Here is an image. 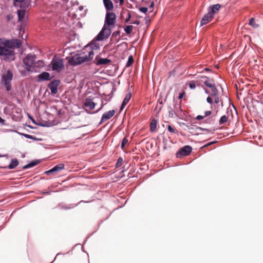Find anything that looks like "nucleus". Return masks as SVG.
I'll use <instances>...</instances> for the list:
<instances>
[{
    "instance_id": "39",
    "label": "nucleus",
    "mask_w": 263,
    "mask_h": 263,
    "mask_svg": "<svg viewBox=\"0 0 263 263\" xmlns=\"http://www.w3.org/2000/svg\"><path fill=\"white\" fill-rule=\"evenodd\" d=\"M185 92L184 91L182 92L179 95V99H182L183 98V97L185 96Z\"/></svg>"
},
{
    "instance_id": "22",
    "label": "nucleus",
    "mask_w": 263,
    "mask_h": 263,
    "mask_svg": "<svg viewBox=\"0 0 263 263\" xmlns=\"http://www.w3.org/2000/svg\"><path fill=\"white\" fill-rule=\"evenodd\" d=\"M190 129L192 130V131H190L191 134H193L194 132L195 133H198L199 131H203V130L212 131V130H209L208 129L203 128L200 127H196L195 128H191Z\"/></svg>"
},
{
    "instance_id": "31",
    "label": "nucleus",
    "mask_w": 263,
    "mask_h": 263,
    "mask_svg": "<svg viewBox=\"0 0 263 263\" xmlns=\"http://www.w3.org/2000/svg\"><path fill=\"white\" fill-rule=\"evenodd\" d=\"M133 27L132 26H127L124 28V31L127 34H130L133 30Z\"/></svg>"
},
{
    "instance_id": "52",
    "label": "nucleus",
    "mask_w": 263,
    "mask_h": 263,
    "mask_svg": "<svg viewBox=\"0 0 263 263\" xmlns=\"http://www.w3.org/2000/svg\"><path fill=\"white\" fill-rule=\"evenodd\" d=\"M124 0H119V2L121 4H122Z\"/></svg>"
},
{
    "instance_id": "48",
    "label": "nucleus",
    "mask_w": 263,
    "mask_h": 263,
    "mask_svg": "<svg viewBox=\"0 0 263 263\" xmlns=\"http://www.w3.org/2000/svg\"><path fill=\"white\" fill-rule=\"evenodd\" d=\"M260 117L263 119V109L261 110L260 112Z\"/></svg>"
},
{
    "instance_id": "5",
    "label": "nucleus",
    "mask_w": 263,
    "mask_h": 263,
    "mask_svg": "<svg viewBox=\"0 0 263 263\" xmlns=\"http://www.w3.org/2000/svg\"><path fill=\"white\" fill-rule=\"evenodd\" d=\"M116 22V15L112 12H107L105 18V26L111 28Z\"/></svg>"
},
{
    "instance_id": "55",
    "label": "nucleus",
    "mask_w": 263,
    "mask_h": 263,
    "mask_svg": "<svg viewBox=\"0 0 263 263\" xmlns=\"http://www.w3.org/2000/svg\"><path fill=\"white\" fill-rule=\"evenodd\" d=\"M69 179H70V178L69 177H68V178L67 180H69Z\"/></svg>"
},
{
    "instance_id": "17",
    "label": "nucleus",
    "mask_w": 263,
    "mask_h": 263,
    "mask_svg": "<svg viewBox=\"0 0 263 263\" xmlns=\"http://www.w3.org/2000/svg\"><path fill=\"white\" fill-rule=\"evenodd\" d=\"M37 78L39 81H47L51 79L50 74L47 72H44L37 76Z\"/></svg>"
},
{
    "instance_id": "43",
    "label": "nucleus",
    "mask_w": 263,
    "mask_h": 263,
    "mask_svg": "<svg viewBox=\"0 0 263 263\" xmlns=\"http://www.w3.org/2000/svg\"><path fill=\"white\" fill-rule=\"evenodd\" d=\"M211 114V111H206L205 112V116L204 117L209 116Z\"/></svg>"
},
{
    "instance_id": "20",
    "label": "nucleus",
    "mask_w": 263,
    "mask_h": 263,
    "mask_svg": "<svg viewBox=\"0 0 263 263\" xmlns=\"http://www.w3.org/2000/svg\"><path fill=\"white\" fill-rule=\"evenodd\" d=\"M78 8H79L80 10L82 9V7H79L78 4L73 5L71 9H70L69 8H67V11H68V15L69 16L71 15V17L72 18H74V17H77V14L73 12H71V10L78 9Z\"/></svg>"
},
{
    "instance_id": "9",
    "label": "nucleus",
    "mask_w": 263,
    "mask_h": 263,
    "mask_svg": "<svg viewBox=\"0 0 263 263\" xmlns=\"http://www.w3.org/2000/svg\"><path fill=\"white\" fill-rule=\"evenodd\" d=\"M64 169V164L63 163L59 164L55 166L54 167H53L52 169L46 171L45 172V174L50 175V174H54V175H58V173L61 172L62 170Z\"/></svg>"
},
{
    "instance_id": "47",
    "label": "nucleus",
    "mask_w": 263,
    "mask_h": 263,
    "mask_svg": "<svg viewBox=\"0 0 263 263\" xmlns=\"http://www.w3.org/2000/svg\"><path fill=\"white\" fill-rule=\"evenodd\" d=\"M15 2H17V3H22L23 2L24 0H14Z\"/></svg>"
},
{
    "instance_id": "49",
    "label": "nucleus",
    "mask_w": 263,
    "mask_h": 263,
    "mask_svg": "<svg viewBox=\"0 0 263 263\" xmlns=\"http://www.w3.org/2000/svg\"><path fill=\"white\" fill-rule=\"evenodd\" d=\"M133 24H139V21H136L134 22L133 23Z\"/></svg>"
},
{
    "instance_id": "51",
    "label": "nucleus",
    "mask_w": 263,
    "mask_h": 263,
    "mask_svg": "<svg viewBox=\"0 0 263 263\" xmlns=\"http://www.w3.org/2000/svg\"><path fill=\"white\" fill-rule=\"evenodd\" d=\"M154 4L152 3L150 5V8H153L154 7Z\"/></svg>"
},
{
    "instance_id": "21",
    "label": "nucleus",
    "mask_w": 263,
    "mask_h": 263,
    "mask_svg": "<svg viewBox=\"0 0 263 263\" xmlns=\"http://www.w3.org/2000/svg\"><path fill=\"white\" fill-rule=\"evenodd\" d=\"M18 161L17 160V159L16 158L12 159L8 166V168L9 169L14 168L16 166H17L18 165Z\"/></svg>"
},
{
    "instance_id": "44",
    "label": "nucleus",
    "mask_w": 263,
    "mask_h": 263,
    "mask_svg": "<svg viewBox=\"0 0 263 263\" xmlns=\"http://www.w3.org/2000/svg\"><path fill=\"white\" fill-rule=\"evenodd\" d=\"M0 124L2 125L5 124V120L0 117Z\"/></svg>"
},
{
    "instance_id": "2",
    "label": "nucleus",
    "mask_w": 263,
    "mask_h": 263,
    "mask_svg": "<svg viewBox=\"0 0 263 263\" xmlns=\"http://www.w3.org/2000/svg\"><path fill=\"white\" fill-rule=\"evenodd\" d=\"M99 48L98 44H96L95 42H91L90 44L83 48L81 54H76L70 58L68 63L71 65H75L90 61L94 56L93 50Z\"/></svg>"
},
{
    "instance_id": "56",
    "label": "nucleus",
    "mask_w": 263,
    "mask_h": 263,
    "mask_svg": "<svg viewBox=\"0 0 263 263\" xmlns=\"http://www.w3.org/2000/svg\"><path fill=\"white\" fill-rule=\"evenodd\" d=\"M7 17H8V20H9L10 17H9V16H7Z\"/></svg>"
},
{
    "instance_id": "3",
    "label": "nucleus",
    "mask_w": 263,
    "mask_h": 263,
    "mask_svg": "<svg viewBox=\"0 0 263 263\" xmlns=\"http://www.w3.org/2000/svg\"><path fill=\"white\" fill-rule=\"evenodd\" d=\"M36 60V56L34 54H28L26 57L23 60L24 64L26 66V69L28 71H32L31 68L34 66V67H42L44 65L43 61L39 60L35 63Z\"/></svg>"
},
{
    "instance_id": "13",
    "label": "nucleus",
    "mask_w": 263,
    "mask_h": 263,
    "mask_svg": "<svg viewBox=\"0 0 263 263\" xmlns=\"http://www.w3.org/2000/svg\"><path fill=\"white\" fill-rule=\"evenodd\" d=\"M115 111L114 110H111L103 114L101 120L100 122V124H102V123L105 122L106 120L111 118L115 114Z\"/></svg>"
},
{
    "instance_id": "41",
    "label": "nucleus",
    "mask_w": 263,
    "mask_h": 263,
    "mask_svg": "<svg viewBox=\"0 0 263 263\" xmlns=\"http://www.w3.org/2000/svg\"><path fill=\"white\" fill-rule=\"evenodd\" d=\"M216 143H217L216 141H214V142H210V143H208V144H205V145L203 146V147H206V146H208L211 145L213 144Z\"/></svg>"
},
{
    "instance_id": "14",
    "label": "nucleus",
    "mask_w": 263,
    "mask_h": 263,
    "mask_svg": "<svg viewBox=\"0 0 263 263\" xmlns=\"http://www.w3.org/2000/svg\"><path fill=\"white\" fill-rule=\"evenodd\" d=\"M213 18L214 17L213 15H212L209 12L208 13H206L201 19L200 26H203V25H205L208 23L211 22Z\"/></svg>"
},
{
    "instance_id": "46",
    "label": "nucleus",
    "mask_w": 263,
    "mask_h": 263,
    "mask_svg": "<svg viewBox=\"0 0 263 263\" xmlns=\"http://www.w3.org/2000/svg\"><path fill=\"white\" fill-rule=\"evenodd\" d=\"M203 118H204V117L202 116H197L196 117V119H197V120H201V119H203Z\"/></svg>"
},
{
    "instance_id": "34",
    "label": "nucleus",
    "mask_w": 263,
    "mask_h": 263,
    "mask_svg": "<svg viewBox=\"0 0 263 263\" xmlns=\"http://www.w3.org/2000/svg\"><path fill=\"white\" fill-rule=\"evenodd\" d=\"M120 30L114 31L112 34V37H117V36L120 35Z\"/></svg>"
},
{
    "instance_id": "53",
    "label": "nucleus",
    "mask_w": 263,
    "mask_h": 263,
    "mask_svg": "<svg viewBox=\"0 0 263 263\" xmlns=\"http://www.w3.org/2000/svg\"><path fill=\"white\" fill-rule=\"evenodd\" d=\"M205 92H206V93H209V90H207V89H205Z\"/></svg>"
},
{
    "instance_id": "4",
    "label": "nucleus",
    "mask_w": 263,
    "mask_h": 263,
    "mask_svg": "<svg viewBox=\"0 0 263 263\" xmlns=\"http://www.w3.org/2000/svg\"><path fill=\"white\" fill-rule=\"evenodd\" d=\"M13 77V72L9 69L5 71L2 74L1 84L5 86L7 91H9L11 89V81Z\"/></svg>"
},
{
    "instance_id": "23",
    "label": "nucleus",
    "mask_w": 263,
    "mask_h": 263,
    "mask_svg": "<svg viewBox=\"0 0 263 263\" xmlns=\"http://www.w3.org/2000/svg\"><path fill=\"white\" fill-rule=\"evenodd\" d=\"M39 162H40L39 161H32L30 163H28V164H27L26 165H24L23 167V169H26V168H28L32 167L33 166L36 165Z\"/></svg>"
},
{
    "instance_id": "25",
    "label": "nucleus",
    "mask_w": 263,
    "mask_h": 263,
    "mask_svg": "<svg viewBox=\"0 0 263 263\" xmlns=\"http://www.w3.org/2000/svg\"><path fill=\"white\" fill-rule=\"evenodd\" d=\"M157 127V121L154 119L152 121L150 124V130L152 132H155Z\"/></svg>"
},
{
    "instance_id": "27",
    "label": "nucleus",
    "mask_w": 263,
    "mask_h": 263,
    "mask_svg": "<svg viewBox=\"0 0 263 263\" xmlns=\"http://www.w3.org/2000/svg\"><path fill=\"white\" fill-rule=\"evenodd\" d=\"M212 91V95L214 97V96H217L218 95V91L216 88L215 85L213 86V87H210Z\"/></svg>"
},
{
    "instance_id": "6",
    "label": "nucleus",
    "mask_w": 263,
    "mask_h": 263,
    "mask_svg": "<svg viewBox=\"0 0 263 263\" xmlns=\"http://www.w3.org/2000/svg\"><path fill=\"white\" fill-rule=\"evenodd\" d=\"M111 29L104 26L101 31L96 37V40L98 41H102L107 39L111 34Z\"/></svg>"
},
{
    "instance_id": "32",
    "label": "nucleus",
    "mask_w": 263,
    "mask_h": 263,
    "mask_svg": "<svg viewBox=\"0 0 263 263\" xmlns=\"http://www.w3.org/2000/svg\"><path fill=\"white\" fill-rule=\"evenodd\" d=\"M228 121V117L226 116H222L219 120V124H224Z\"/></svg>"
},
{
    "instance_id": "18",
    "label": "nucleus",
    "mask_w": 263,
    "mask_h": 263,
    "mask_svg": "<svg viewBox=\"0 0 263 263\" xmlns=\"http://www.w3.org/2000/svg\"><path fill=\"white\" fill-rule=\"evenodd\" d=\"M103 3L107 11H111L114 9V4L110 0H103Z\"/></svg>"
},
{
    "instance_id": "30",
    "label": "nucleus",
    "mask_w": 263,
    "mask_h": 263,
    "mask_svg": "<svg viewBox=\"0 0 263 263\" xmlns=\"http://www.w3.org/2000/svg\"><path fill=\"white\" fill-rule=\"evenodd\" d=\"M134 60L133 57L132 55H130L126 63V66L129 67L134 63Z\"/></svg>"
},
{
    "instance_id": "45",
    "label": "nucleus",
    "mask_w": 263,
    "mask_h": 263,
    "mask_svg": "<svg viewBox=\"0 0 263 263\" xmlns=\"http://www.w3.org/2000/svg\"><path fill=\"white\" fill-rule=\"evenodd\" d=\"M103 106H104L103 102L102 101L101 107L100 108H99L96 112H98V111H100V110H101L103 108Z\"/></svg>"
},
{
    "instance_id": "42",
    "label": "nucleus",
    "mask_w": 263,
    "mask_h": 263,
    "mask_svg": "<svg viewBox=\"0 0 263 263\" xmlns=\"http://www.w3.org/2000/svg\"><path fill=\"white\" fill-rule=\"evenodd\" d=\"M130 15L129 14V13L128 14V16H127V17L126 18L125 20V22L127 23V22H128L129 21H130Z\"/></svg>"
},
{
    "instance_id": "8",
    "label": "nucleus",
    "mask_w": 263,
    "mask_h": 263,
    "mask_svg": "<svg viewBox=\"0 0 263 263\" xmlns=\"http://www.w3.org/2000/svg\"><path fill=\"white\" fill-rule=\"evenodd\" d=\"M52 70L59 71L63 67V61L58 58L54 57L51 63Z\"/></svg>"
},
{
    "instance_id": "10",
    "label": "nucleus",
    "mask_w": 263,
    "mask_h": 263,
    "mask_svg": "<svg viewBox=\"0 0 263 263\" xmlns=\"http://www.w3.org/2000/svg\"><path fill=\"white\" fill-rule=\"evenodd\" d=\"M96 103L92 101V99L87 98L86 99L84 104V107L85 109L88 112L95 108L96 106Z\"/></svg>"
},
{
    "instance_id": "36",
    "label": "nucleus",
    "mask_w": 263,
    "mask_h": 263,
    "mask_svg": "<svg viewBox=\"0 0 263 263\" xmlns=\"http://www.w3.org/2000/svg\"><path fill=\"white\" fill-rule=\"evenodd\" d=\"M168 114H169V117H171L172 118L174 117V110L172 109H170L168 111Z\"/></svg>"
},
{
    "instance_id": "38",
    "label": "nucleus",
    "mask_w": 263,
    "mask_h": 263,
    "mask_svg": "<svg viewBox=\"0 0 263 263\" xmlns=\"http://www.w3.org/2000/svg\"><path fill=\"white\" fill-rule=\"evenodd\" d=\"M215 98L214 99V102L216 104L220 102L219 97L217 96L216 97H214Z\"/></svg>"
},
{
    "instance_id": "19",
    "label": "nucleus",
    "mask_w": 263,
    "mask_h": 263,
    "mask_svg": "<svg viewBox=\"0 0 263 263\" xmlns=\"http://www.w3.org/2000/svg\"><path fill=\"white\" fill-rule=\"evenodd\" d=\"M131 96L132 95L130 92L126 95L125 98L123 100L122 103L121 104V110H122L128 103V102L130 101Z\"/></svg>"
},
{
    "instance_id": "26",
    "label": "nucleus",
    "mask_w": 263,
    "mask_h": 263,
    "mask_svg": "<svg viewBox=\"0 0 263 263\" xmlns=\"http://www.w3.org/2000/svg\"><path fill=\"white\" fill-rule=\"evenodd\" d=\"M249 24L254 28H256L258 27V25L256 24L255 18H251L249 22Z\"/></svg>"
},
{
    "instance_id": "15",
    "label": "nucleus",
    "mask_w": 263,
    "mask_h": 263,
    "mask_svg": "<svg viewBox=\"0 0 263 263\" xmlns=\"http://www.w3.org/2000/svg\"><path fill=\"white\" fill-rule=\"evenodd\" d=\"M96 65H106L111 62L110 59L107 58H101L99 56H97L95 61Z\"/></svg>"
},
{
    "instance_id": "33",
    "label": "nucleus",
    "mask_w": 263,
    "mask_h": 263,
    "mask_svg": "<svg viewBox=\"0 0 263 263\" xmlns=\"http://www.w3.org/2000/svg\"><path fill=\"white\" fill-rule=\"evenodd\" d=\"M123 162V159L122 157H119L117 160V162L116 164V167H119L121 166Z\"/></svg>"
},
{
    "instance_id": "58",
    "label": "nucleus",
    "mask_w": 263,
    "mask_h": 263,
    "mask_svg": "<svg viewBox=\"0 0 263 263\" xmlns=\"http://www.w3.org/2000/svg\"><path fill=\"white\" fill-rule=\"evenodd\" d=\"M262 95H263V93H262Z\"/></svg>"
},
{
    "instance_id": "35",
    "label": "nucleus",
    "mask_w": 263,
    "mask_h": 263,
    "mask_svg": "<svg viewBox=\"0 0 263 263\" xmlns=\"http://www.w3.org/2000/svg\"><path fill=\"white\" fill-rule=\"evenodd\" d=\"M189 87L192 89H195L196 87V84L193 82H191L189 83Z\"/></svg>"
},
{
    "instance_id": "37",
    "label": "nucleus",
    "mask_w": 263,
    "mask_h": 263,
    "mask_svg": "<svg viewBox=\"0 0 263 263\" xmlns=\"http://www.w3.org/2000/svg\"><path fill=\"white\" fill-rule=\"evenodd\" d=\"M139 10L143 13L147 12V7H140Z\"/></svg>"
},
{
    "instance_id": "7",
    "label": "nucleus",
    "mask_w": 263,
    "mask_h": 263,
    "mask_svg": "<svg viewBox=\"0 0 263 263\" xmlns=\"http://www.w3.org/2000/svg\"><path fill=\"white\" fill-rule=\"evenodd\" d=\"M192 148L190 145H186L180 149L176 154L177 158H182L188 156L192 152Z\"/></svg>"
},
{
    "instance_id": "29",
    "label": "nucleus",
    "mask_w": 263,
    "mask_h": 263,
    "mask_svg": "<svg viewBox=\"0 0 263 263\" xmlns=\"http://www.w3.org/2000/svg\"><path fill=\"white\" fill-rule=\"evenodd\" d=\"M128 140L126 137H124L122 139V142H121V148L122 149H123L124 148L125 146L128 143Z\"/></svg>"
},
{
    "instance_id": "40",
    "label": "nucleus",
    "mask_w": 263,
    "mask_h": 263,
    "mask_svg": "<svg viewBox=\"0 0 263 263\" xmlns=\"http://www.w3.org/2000/svg\"><path fill=\"white\" fill-rule=\"evenodd\" d=\"M206 101L209 103H211L212 104L213 103V100L211 98V97H208L207 98H206Z\"/></svg>"
},
{
    "instance_id": "28",
    "label": "nucleus",
    "mask_w": 263,
    "mask_h": 263,
    "mask_svg": "<svg viewBox=\"0 0 263 263\" xmlns=\"http://www.w3.org/2000/svg\"><path fill=\"white\" fill-rule=\"evenodd\" d=\"M168 130L172 134H178V131L176 129L174 126L171 125H168L167 126Z\"/></svg>"
},
{
    "instance_id": "54",
    "label": "nucleus",
    "mask_w": 263,
    "mask_h": 263,
    "mask_svg": "<svg viewBox=\"0 0 263 263\" xmlns=\"http://www.w3.org/2000/svg\"><path fill=\"white\" fill-rule=\"evenodd\" d=\"M178 109H180V110L181 109L180 105H179V106L178 107Z\"/></svg>"
},
{
    "instance_id": "57",
    "label": "nucleus",
    "mask_w": 263,
    "mask_h": 263,
    "mask_svg": "<svg viewBox=\"0 0 263 263\" xmlns=\"http://www.w3.org/2000/svg\"><path fill=\"white\" fill-rule=\"evenodd\" d=\"M7 17H8V20H9L10 17H9V16H7Z\"/></svg>"
},
{
    "instance_id": "50",
    "label": "nucleus",
    "mask_w": 263,
    "mask_h": 263,
    "mask_svg": "<svg viewBox=\"0 0 263 263\" xmlns=\"http://www.w3.org/2000/svg\"><path fill=\"white\" fill-rule=\"evenodd\" d=\"M207 121H208V122H210L212 121V119L209 118V119H207Z\"/></svg>"
},
{
    "instance_id": "24",
    "label": "nucleus",
    "mask_w": 263,
    "mask_h": 263,
    "mask_svg": "<svg viewBox=\"0 0 263 263\" xmlns=\"http://www.w3.org/2000/svg\"><path fill=\"white\" fill-rule=\"evenodd\" d=\"M25 14V11L23 10H17L18 20L20 21H22L24 19Z\"/></svg>"
},
{
    "instance_id": "16",
    "label": "nucleus",
    "mask_w": 263,
    "mask_h": 263,
    "mask_svg": "<svg viewBox=\"0 0 263 263\" xmlns=\"http://www.w3.org/2000/svg\"><path fill=\"white\" fill-rule=\"evenodd\" d=\"M221 6L220 4H216L214 5H211L209 7V12L212 15H213V17H214L215 13L219 10Z\"/></svg>"
},
{
    "instance_id": "12",
    "label": "nucleus",
    "mask_w": 263,
    "mask_h": 263,
    "mask_svg": "<svg viewBox=\"0 0 263 263\" xmlns=\"http://www.w3.org/2000/svg\"><path fill=\"white\" fill-rule=\"evenodd\" d=\"M60 84L59 80H54L50 82L48 85V88L50 89L52 94H56L58 92L57 88Z\"/></svg>"
},
{
    "instance_id": "1",
    "label": "nucleus",
    "mask_w": 263,
    "mask_h": 263,
    "mask_svg": "<svg viewBox=\"0 0 263 263\" xmlns=\"http://www.w3.org/2000/svg\"><path fill=\"white\" fill-rule=\"evenodd\" d=\"M21 42L18 39L7 40L0 39V58L2 60L10 62L15 60V48H20Z\"/></svg>"
},
{
    "instance_id": "11",
    "label": "nucleus",
    "mask_w": 263,
    "mask_h": 263,
    "mask_svg": "<svg viewBox=\"0 0 263 263\" xmlns=\"http://www.w3.org/2000/svg\"><path fill=\"white\" fill-rule=\"evenodd\" d=\"M200 82L203 83L206 87L210 88L213 87L214 85V80L206 76L201 77Z\"/></svg>"
}]
</instances>
